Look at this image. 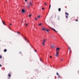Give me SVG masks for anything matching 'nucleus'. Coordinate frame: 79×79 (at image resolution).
<instances>
[{"instance_id": "obj_1", "label": "nucleus", "mask_w": 79, "mask_h": 79, "mask_svg": "<svg viewBox=\"0 0 79 79\" xmlns=\"http://www.w3.org/2000/svg\"><path fill=\"white\" fill-rule=\"evenodd\" d=\"M28 5H29L28 6L29 8V7H30V6H31V5H33V4L32 3V2H30L29 3Z\"/></svg>"}, {"instance_id": "obj_2", "label": "nucleus", "mask_w": 79, "mask_h": 79, "mask_svg": "<svg viewBox=\"0 0 79 79\" xmlns=\"http://www.w3.org/2000/svg\"><path fill=\"white\" fill-rule=\"evenodd\" d=\"M59 54V52H57L56 53L55 55V56H56V57H57V56H58V55Z\"/></svg>"}, {"instance_id": "obj_3", "label": "nucleus", "mask_w": 79, "mask_h": 79, "mask_svg": "<svg viewBox=\"0 0 79 79\" xmlns=\"http://www.w3.org/2000/svg\"><path fill=\"white\" fill-rule=\"evenodd\" d=\"M60 48H56V51H57V52H58V51H59V50H60Z\"/></svg>"}, {"instance_id": "obj_4", "label": "nucleus", "mask_w": 79, "mask_h": 79, "mask_svg": "<svg viewBox=\"0 0 79 79\" xmlns=\"http://www.w3.org/2000/svg\"><path fill=\"white\" fill-rule=\"evenodd\" d=\"M22 12L23 13H25V10L24 9H22Z\"/></svg>"}, {"instance_id": "obj_5", "label": "nucleus", "mask_w": 79, "mask_h": 79, "mask_svg": "<svg viewBox=\"0 0 79 79\" xmlns=\"http://www.w3.org/2000/svg\"><path fill=\"white\" fill-rule=\"evenodd\" d=\"M51 47H52V48H54V47H55V46L53 45H51Z\"/></svg>"}, {"instance_id": "obj_6", "label": "nucleus", "mask_w": 79, "mask_h": 79, "mask_svg": "<svg viewBox=\"0 0 79 79\" xmlns=\"http://www.w3.org/2000/svg\"><path fill=\"white\" fill-rule=\"evenodd\" d=\"M65 14L66 15H68V16H69V14L68 13L65 12Z\"/></svg>"}, {"instance_id": "obj_7", "label": "nucleus", "mask_w": 79, "mask_h": 79, "mask_svg": "<svg viewBox=\"0 0 79 79\" xmlns=\"http://www.w3.org/2000/svg\"><path fill=\"white\" fill-rule=\"evenodd\" d=\"M40 17H41L40 15H39L38 16L37 18H40Z\"/></svg>"}, {"instance_id": "obj_8", "label": "nucleus", "mask_w": 79, "mask_h": 79, "mask_svg": "<svg viewBox=\"0 0 79 79\" xmlns=\"http://www.w3.org/2000/svg\"><path fill=\"white\" fill-rule=\"evenodd\" d=\"M52 29H53V30H54V31H55V32H57V31H56V30H55V29H54L53 28H52Z\"/></svg>"}, {"instance_id": "obj_9", "label": "nucleus", "mask_w": 79, "mask_h": 79, "mask_svg": "<svg viewBox=\"0 0 79 79\" xmlns=\"http://www.w3.org/2000/svg\"><path fill=\"white\" fill-rule=\"evenodd\" d=\"M57 75H58V76L60 77V75H59V73H56Z\"/></svg>"}, {"instance_id": "obj_10", "label": "nucleus", "mask_w": 79, "mask_h": 79, "mask_svg": "<svg viewBox=\"0 0 79 79\" xmlns=\"http://www.w3.org/2000/svg\"><path fill=\"white\" fill-rule=\"evenodd\" d=\"M41 25H42V23H39L38 24V26H40Z\"/></svg>"}, {"instance_id": "obj_11", "label": "nucleus", "mask_w": 79, "mask_h": 79, "mask_svg": "<svg viewBox=\"0 0 79 79\" xmlns=\"http://www.w3.org/2000/svg\"><path fill=\"white\" fill-rule=\"evenodd\" d=\"M31 16H32V15L31 14V15H29V18H31Z\"/></svg>"}, {"instance_id": "obj_12", "label": "nucleus", "mask_w": 79, "mask_h": 79, "mask_svg": "<svg viewBox=\"0 0 79 79\" xmlns=\"http://www.w3.org/2000/svg\"><path fill=\"white\" fill-rule=\"evenodd\" d=\"M42 29L43 30H44V31H45V28H44V27H42Z\"/></svg>"}, {"instance_id": "obj_13", "label": "nucleus", "mask_w": 79, "mask_h": 79, "mask_svg": "<svg viewBox=\"0 0 79 79\" xmlns=\"http://www.w3.org/2000/svg\"><path fill=\"white\" fill-rule=\"evenodd\" d=\"M42 45H43L44 46H45V43H42Z\"/></svg>"}, {"instance_id": "obj_14", "label": "nucleus", "mask_w": 79, "mask_h": 79, "mask_svg": "<svg viewBox=\"0 0 79 79\" xmlns=\"http://www.w3.org/2000/svg\"><path fill=\"white\" fill-rule=\"evenodd\" d=\"M6 51H7V50H6V49H5L4 50V52H6Z\"/></svg>"}, {"instance_id": "obj_15", "label": "nucleus", "mask_w": 79, "mask_h": 79, "mask_svg": "<svg viewBox=\"0 0 79 79\" xmlns=\"http://www.w3.org/2000/svg\"><path fill=\"white\" fill-rule=\"evenodd\" d=\"M58 10H59V11H61V9L60 8H59Z\"/></svg>"}, {"instance_id": "obj_16", "label": "nucleus", "mask_w": 79, "mask_h": 79, "mask_svg": "<svg viewBox=\"0 0 79 79\" xmlns=\"http://www.w3.org/2000/svg\"><path fill=\"white\" fill-rule=\"evenodd\" d=\"M45 40H44V41L43 42V43H45Z\"/></svg>"}, {"instance_id": "obj_17", "label": "nucleus", "mask_w": 79, "mask_h": 79, "mask_svg": "<svg viewBox=\"0 0 79 79\" xmlns=\"http://www.w3.org/2000/svg\"><path fill=\"white\" fill-rule=\"evenodd\" d=\"M17 34H20V33H19V32L17 31Z\"/></svg>"}, {"instance_id": "obj_18", "label": "nucleus", "mask_w": 79, "mask_h": 79, "mask_svg": "<svg viewBox=\"0 0 79 79\" xmlns=\"http://www.w3.org/2000/svg\"><path fill=\"white\" fill-rule=\"evenodd\" d=\"M28 25V23H26L25 24V26H27Z\"/></svg>"}, {"instance_id": "obj_19", "label": "nucleus", "mask_w": 79, "mask_h": 79, "mask_svg": "<svg viewBox=\"0 0 79 79\" xmlns=\"http://www.w3.org/2000/svg\"><path fill=\"white\" fill-rule=\"evenodd\" d=\"M2 23L3 24H4V25H5V23L3 22V21H2Z\"/></svg>"}, {"instance_id": "obj_20", "label": "nucleus", "mask_w": 79, "mask_h": 79, "mask_svg": "<svg viewBox=\"0 0 79 79\" xmlns=\"http://www.w3.org/2000/svg\"><path fill=\"white\" fill-rule=\"evenodd\" d=\"M35 20L36 21H37V18H35Z\"/></svg>"}, {"instance_id": "obj_21", "label": "nucleus", "mask_w": 79, "mask_h": 79, "mask_svg": "<svg viewBox=\"0 0 79 79\" xmlns=\"http://www.w3.org/2000/svg\"><path fill=\"white\" fill-rule=\"evenodd\" d=\"M9 77H11V75H10V74H9Z\"/></svg>"}, {"instance_id": "obj_22", "label": "nucleus", "mask_w": 79, "mask_h": 79, "mask_svg": "<svg viewBox=\"0 0 79 79\" xmlns=\"http://www.w3.org/2000/svg\"><path fill=\"white\" fill-rule=\"evenodd\" d=\"M2 58V56H1V55H0V58Z\"/></svg>"}, {"instance_id": "obj_23", "label": "nucleus", "mask_w": 79, "mask_h": 79, "mask_svg": "<svg viewBox=\"0 0 79 79\" xmlns=\"http://www.w3.org/2000/svg\"><path fill=\"white\" fill-rule=\"evenodd\" d=\"M50 7H51V5H50L49 6V9H50Z\"/></svg>"}, {"instance_id": "obj_24", "label": "nucleus", "mask_w": 79, "mask_h": 79, "mask_svg": "<svg viewBox=\"0 0 79 79\" xmlns=\"http://www.w3.org/2000/svg\"><path fill=\"white\" fill-rule=\"evenodd\" d=\"M69 49H71V48H70V47H69Z\"/></svg>"}, {"instance_id": "obj_25", "label": "nucleus", "mask_w": 79, "mask_h": 79, "mask_svg": "<svg viewBox=\"0 0 79 79\" xmlns=\"http://www.w3.org/2000/svg\"><path fill=\"white\" fill-rule=\"evenodd\" d=\"M42 10H44V8H42Z\"/></svg>"}, {"instance_id": "obj_26", "label": "nucleus", "mask_w": 79, "mask_h": 79, "mask_svg": "<svg viewBox=\"0 0 79 79\" xmlns=\"http://www.w3.org/2000/svg\"><path fill=\"white\" fill-rule=\"evenodd\" d=\"M25 2H27V0H25Z\"/></svg>"}, {"instance_id": "obj_27", "label": "nucleus", "mask_w": 79, "mask_h": 79, "mask_svg": "<svg viewBox=\"0 0 79 79\" xmlns=\"http://www.w3.org/2000/svg\"><path fill=\"white\" fill-rule=\"evenodd\" d=\"M76 21H78V20L77 19L76 20Z\"/></svg>"}, {"instance_id": "obj_28", "label": "nucleus", "mask_w": 79, "mask_h": 79, "mask_svg": "<svg viewBox=\"0 0 79 79\" xmlns=\"http://www.w3.org/2000/svg\"><path fill=\"white\" fill-rule=\"evenodd\" d=\"M35 52H37V51H36V50H35Z\"/></svg>"}, {"instance_id": "obj_29", "label": "nucleus", "mask_w": 79, "mask_h": 79, "mask_svg": "<svg viewBox=\"0 0 79 79\" xmlns=\"http://www.w3.org/2000/svg\"><path fill=\"white\" fill-rule=\"evenodd\" d=\"M47 32H48V30H47Z\"/></svg>"}, {"instance_id": "obj_30", "label": "nucleus", "mask_w": 79, "mask_h": 79, "mask_svg": "<svg viewBox=\"0 0 79 79\" xmlns=\"http://www.w3.org/2000/svg\"><path fill=\"white\" fill-rule=\"evenodd\" d=\"M45 4L46 5H47V3H45Z\"/></svg>"}, {"instance_id": "obj_31", "label": "nucleus", "mask_w": 79, "mask_h": 79, "mask_svg": "<svg viewBox=\"0 0 79 79\" xmlns=\"http://www.w3.org/2000/svg\"><path fill=\"white\" fill-rule=\"evenodd\" d=\"M66 18H68V16H66Z\"/></svg>"}, {"instance_id": "obj_32", "label": "nucleus", "mask_w": 79, "mask_h": 79, "mask_svg": "<svg viewBox=\"0 0 79 79\" xmlns=\"http://www.w3.org/2000/svg\"><path fill=\"white\" fill-rule=\"evenodd\" d=\"M52 56H50V58H52Z\"/></svg>"}, {"instance_id": "obj_33", "label": "nucleus", "mask_w": 79, "mask_h": 79, "mask_svg": "<svg viewBox=\"0 0 79 79\" xmlns=\"http://www.w3.org/2000/svg\"><path fill=\"white\" fill-rule=\"evenodd\" d=\"M1 66H2V65L0 64V67H1Z\"/></svg>"}, {"instance_id": "obj_34", "label": "nucleus", "mask_w": 79, "mask_h": 79, "mask_svg": "<svg viewBox=\"0 0 79 79\" xmlns=\"http://www.w3.org/2000/svg\"><path fill=\"white\" fill-rule=\"evenodd\" d=\"M10 26H11V23H10Z\"/></svg>"}, {"instance_id": "obj_35", "label": "nucleus", "mask_w": 79, "mask_h": 79, "mask_svg": "<svg viewBox=\"0 0 79 79\" xmlns=\"http://www.w3.org/2000/svg\"><path fill=\"white\" fill-rule=\"evenodd\" d=\"M61 60H63V59H61Z\"/></svg>"}]
</instances>
